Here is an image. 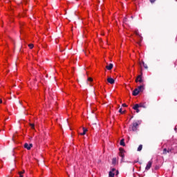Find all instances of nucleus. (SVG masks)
I'll list each match as a JSON object with an SVG mask.
<instances>
[{
	"mask_svg": "<svg viewBox=\"0 0 177 177\" xmlns=\"http://www.w3.org/2000/svg\"><path fill=\"white\" fill-rule=\"evenodd\" d=\"M141 122H142L140 120L133 122V123L129 126V131H132V132H136Z\"/></svg>",
	"mask_w": 177,
	"mask_h": 177,
	"instance_id": "f257e3e1",
	"label": "nucleus"
},
{
	"mask_svg": "<svg viewBox=\"0 0 177 177\" xmlns=\"http://www.w3.org/2000/svg\"><path fill=\"white\" fill-rule=\"evenodd\" d=\"M142 77H143V73L141 72V74L136 77V82H140V84H142V82H143V79Z\"/></svg>",
	"mask_w": 177,
	"mask_h": 177,
	"instance_id": "f03ea898",
	"label": "nucleus"
},
{
	"mask_svg": "<svg viewBox=\"0 0 177 177\" xmlns=\"http://www.w3.org/2000/svg\"><path fill=\"white\" fill-rule=\"evenodd\" d=\"M120 153L119 156L120 157H122V159L124 160V157H125V154L124 153H125V150H124V149L122 148H120Z\"/></svg>",
	"mask_w": 177,
	"mask_h": 177,
	"instance_id": "7ed1b4c3",
	"label": "nucleus"
},
{
	"mask_svg": "<svg viewBox=\"0 0 177 177\" xmlns=\"http://www.w3.org/2000/svg\"><path fill=\"white\" fill-rule=\"evenodd\" d=\"M151 165H153V161L150 160L148 162V163L145 167V170L149 171V169H150V168H151Z\"/></svg>",
	"mask_w": 177,
	"mask_h": 177,
	"instance_id": "20e7f679",
	"label": "nucleus"
},
{
	"mask_svg": "<svg viewBox=\"0 0 177 177\" xmlns=\"http://www.w3.org/2000/svg\"><path fill=\"white\" fill-rule=\"evenodd\" d=\"M24 147L25 149H27V150H31V147H32V144L25 143Z\"/></svg>",
	"mask_w": 177,
	"mask_h": 177,
	"instance_id": "39448f33",
	"label": "nucleus"
},
{
	"mask_svg": "<svg viewBox=\"0 0 177 177\" xmlns=\"http://www.w3.org/2000/svg\"><path fill=\"white\" fill-rule=\"evenodd\" d=\"M107 82H109V84H111V85H113V84H115V80L114 79H113V77H108Z\"/></svg>",
	"mask_w": 177,
	"mask_h": 177,
	"instance_id": "423d86ee",
	"label": "nucleus"
},
{
	"mask_svg": "<svg viewBox=\"0 0 177 177\" xmlns=\"http://www.w3.org/2000/svg\"><path fill=\"white\" fill-rule=\"evenodd\" d=\"M133 110L136 111V113H139L140 111L139 110V104H136L133 106Z\"/></svg>",
	"mask_w": 177,
	"mask_h": 177,
	"instance_id": "0eeeda50",
	"label": "nucleus"
},
{
	"mask_svg": "<svg viewBox=\"0 0 177 177\" xmlns=\"http://www.w3.org/2000/svg\"><path fill=\"white\" fill-rule=\"evenodd\" d=\"M140 92H139V89L138 88H135L133 91V96H138V95H139Z\"/></svg>",
	"mask_w": 177,
	"mask_h": 177,
	"instance_id": "6e6552de",
	"label": "nucleus"
},
{
	"mask_svg": "<svg viewBox=\"0 0 177 177\" xmlns=\"http://www.w3.org/2000/svg\"><path fill=\"white\" fill-rule=\"evenodd\" d=\"M170 151H172V149H167V148H165L163 149L162 154H167V153H169Z\"/></svg>",
	"mask_w": 177,
	"mask_h": 177,
	"instance_id": "1a4fd4ad",
	"label": "nucleus"
},
{
	"mask_svg": "<svg viewBox=\"0 0 177 177\" xmlns=\"http://www.w3.org/2000/svg\"><path fill=\"white\" fill-rule=\"evenodd\" d=\"M113 67V64H109L108 66H106V70H111Z\"/></svg>",
	"mask_w": 177,
	"mask_h": 177,
	"instance_id": "9d476101",
	"label": "nucleus"
},
{
	"mask_svg": "<svg viewBox=\"0 0 177 177\" xmlns=\"http://www.w3.org/2000/svg\"><path fill=\"white\" fill-rule=\"evenodd\" d=\"M144 86H145L144 85H141V86H140L138 87L137 89H138V91H139L140 93L143 91Z\"/></svg>",
	"mask_w": 177,
	"mask_h": 177,
	"instance_id": "9b49d317",
	"label": "nucleus"
},
{
	"mask_svg": "<svg viewBox=\"0 0 177 177\" xmlns=\"http://www.w3.org/2000/svg\"><path fill=\"white\" fill-rule=\"evenodd\" d=\"M112 164H113V165H115V164H117V158H113L112 159Z\"/></svg>",
	"mask_w": 177,
	"mask_h": 177,
	"instance_id": "f8f14e48",
	"label": "nucleus"
},
{
	"mask_svg": "<svg viewBox=\"0 0 177 177\" xmlns=\"http://www.w3.org/2000/svg\"><path fill=\"white\" fill-rule=\"evenodd\" d=\"M120 146H125V142H124V139H122L120 140Z\"/></svg>",
	"mask_w": 177,
	"mask_h": 177,
	"instance_id": "ddd939ff",
	"label": "nucleus"
},
{
	"mask_svg": "<svg viewBox=\"0 0 177 177\" xmlns=\"http://www.w3.org/2000/svg\"><path fill=\"white\" fill-rule=\"evenodd\" d=\"M142 149H143V145H140L138 147V151H142Z\"/></svg>",
	"mask_w": 177,
	"mask_h": 177,
	"instance_id": "4468645a",
	"label": "nucleus"
},
{
	"mask_svg": "<svg viewBox=\"0 0 177 177\" xmlns=\"http://www.w3.org/2000/svg\"><path fill=\"white\" fill-rule=\"evenodd\" d=\"M109 177H114L115 174L113 173V171H109Z\"/></svg>",
	"mask_w": 177,
	"mask_h": 177,
	"instance_id": "2eb2a0df",
	"label": "nucleus"
},
{
	"mask_svg": "<svg viewBox=\"0 0 177 177\" xmlns=\"http://www.w3.org/2000/svg\"><path fill=\"white\" fill-rule=\"evenodd\" d=\"M138 106L139 107H143V109H146V106H145V104L140 103V104H138Z\"/></svg>",
	"mask_w": 177,
	"mask_h": 177,
	"instance_id": "dca6fc26",
	"label": "nucleus"
},
{
	"mask_svg": "<svg viewBox=\"0 0 177 177\" xmlns=\"http://www.w3.org/2000/svg\"><path fill=\"white\" fill-rule=\"evenodd\" d=\"M30 127H31L32 129H35V124H32V123H30Z\"/></svg>",
	"mask_w": 177,
	"mask_h": 177,
	"instance_id": "f3484780",
	"label": "nucleus"
},
{
	"mask_svg": "<svg viewBox=\"0 0 177 177\" xmlns=\"http://www.w3.org/2000/svg\"><path fill=\"white\" fill-rule=\"evenodd\" d=\"M142 64L144 66V67L146 68V69H148L149 67L147 66V64H145V62H142Z\"/></svg>",
	"mask_w": 177,
	"mask_h": 177,
	"instance_id": "a211bd4d",
	"label": "nucleus"
},
{
	"mask_svg": "<svg viewBox=\"0 0 177 177\" xmlns=\"http://www.w3.org/2000/svg\"><path fill=\"white\" fill-rule=\"evenodd\" d=\"M142 37L140 36V41L137 42L138 45H140V41H142Z\"/></svg>",
	"mask_w": 177,
	"mask_h": 177,
	"instance_id": "6ab92c4d",
	"label": "nucleus"
},
{
	"mask_svg": "<svg viewBox=\"0 0 177 177\" xmlns=\"http://www.w3.org/2000/svg\"><path fill=\"white\" fill-rule=\"evenodd\" d=\"M28 47L30 48V49H32V48H34V44H28Z\"/></svg>",
	"mask_w": 177,
	"mask_h": 177,
	"instance_id": "aec40b11",
	"label": "nucleus"
},
{
	"mask_svg": "<svg viewBox=\"0 0 177 177\" xmlns=\"http://www.w3.org/2000/svg\"><path fill=\"white\" fill-rule=\"evenodd\" d=\"M88 132V129H85V127H83V133H86Z\"/></svg>",
	"mask_w": 177,
	"mask_h": 177,
	"instance_id": "412c9836",
	"label": "nucleus"
},
{
	"mask_svg": "<svg viewBox=\"0 0 177 177\" xmlns=\"http://www.w3.org/2000/svg\"><path fill=\"white\" fill-rule=\"evenodd\" d=\"M87 81L92 82V81H93V79H92V77H88Z\"/></svg>",
	"mask_w": 177,
	"mask_h": 177,
	"instance_id": "4be33fe9",
	"label": "nucleus"
},
{
	"mask_svg": "<svg viewBox=\"0 0 177 177\" xmlns=\"http://www.w3.org/2000/svg\"><path fill=\"white\" fill-rule=\"evenodd\" d=\"M156 1H157V0H149V1H150L151 3H154V2H156Z\"/></svg>",
	"mask_w": 177,
	"mask_h": 177,
	"instance_id": "5701e85b",
	"label": "nucleus"
},
{
	"mask_svg": "<svg viewBox=\"0 0 177 177\" xmlns=\"http://www.w3.org/2000/svg\"><path fill=\"white\" fill-rule=\"evenodd\" d=\"M122 107H127L128 106V105L127 104H122Z\"/></svg>",
	"mask_w": 177,
	"mask_h": 177,
	"instance_id": "b1692460",
	"label": "nucleus"
},
{
	"mask_svg": "<svg viewBox=\"0 0 177 177\" xmlns=\"http://www.w3.org/2000/svg\"><path fill=\"white\" fill-rule=\"evenodd\" d=\"M127 20H128V19L124 18V19H123L124 23H127Z\"/></svg>",
	"mask_w": 177,
	"mask_h": 177,
	"instance_id": "393cba45",
	"label": "nucleus"
},
{
	"mask_svg": "<svg viewBox=\"0 0 177 177\" xmlns=\"http://www.w3.org/2000/svg\"><path fill=\"white\" fill-rule=\"evenodd\" d=\"M119 113H120V114L122 113V108H120V109H119Z\"/></svg>",
	"mask_w": 177,
	"mask_h": 177,
	"instance_id": "a878e982",
	"label": "nucleus"
},
{
	"mask_svg": "<svg viewBox=\"0 0 177 177\" xmlns=\"http://www.w3.org/2000/svg\"><path fill=\"white\" fill-rule=\"evenodd\" d=\"M19 177H24L23 173H19Z\"/></svg>",
	"mask_w": 177,
	"mask_h": 177,
	"instance_id": "bb28decb",
	"label": "nucleus"
},
{
	"mask_svg": "<svg viewBox=\"0 0 177 177\" xmlns=\"http://www.w3.org/2000/svg\"><path fill=\"white\" fill-rule=\"evenodd\" d=\"M136 35H138V37H140V35L139 34V32H136Z\"/></svg>",
	"mask_w": 177,
	"mask_h": 177,
	"instance_id": "cd10ccee",
	"label": "nucleus"
},
{
	"mask_svg": "<svg viewBox=\"0 0 177 177\" xmlns=\"http://www.w3.org/2000/svg\"><path fill=\"white\" fill-rule=\"evenodd\" d=\"M86 133H84V132H82V133H80V135L81 136H84V135H85Z\"/></svg>",
	"mask_w": 177,
	"mask_h": 177,
	"instance_id": "c85d7f7f",
	"label": "nucleus"
},
{
	"mask_svg": "<svg viewBox=\"0 0 177 177\" xmlns=\"http://www.w3.org/2000/svg\"><path fill=\"white\" fill-rule=\"evenodd\" d=\"M24 172H26L25 170H23L22 171H19V173H22V174H24Z\"/></svg>",
	"mask_w": 177,
	"mask_h": 177,
	"instance_id": "c756f323",
	"label": "nucleus"
},
{
	"mask_svg": "<svg viewBox=\"0 0 177 177\" xmlns=\"http://www.w3.org/2000/svg\"><path fill=\"white\" fill-rule=\"evenodd\" d=\"M121 114H125V111H122Z\"/></svg>",
	"mask_w": 177,
	"mask_h": 177,
	"instance_id": "7c9ffc66",
	"label": "nucleus"
},
{
	"mask_svg": "<svg viewBox=\"0 0 177 177\" xmlns=\"http://www.w3.org/2000/svg\"><path fill=\"white\" fill-rule=\"evenodd\" d=\"M113 172H114V171H115V169H112Z\"/></svg>",
	"mask_w": 177,
	"mask_h": 177,
	"instance_id": "2f4dec72",
	"label": "nucleus"
},
{
	"mask_svg": "<svg viewBox=\"0 0 177 177\" xmlns=\"http://www.w3.org/2000/svg\"><path fill=\"white\" fill-rule=\"evenodd\" d=\"M0 103H2V99H0Z\"/></svg>",
	"mask_w": 177,
	"mask_h": 177,
	"instance_id": "473e14b6",
	"label": "nucleus"
},
{
	"mask_svg": "<svg viewBox=\"0 0 177 177\" xmlns=\"http://www.w3.org/2000/svg\"><path fill=\"white\" fill-rule=\"evenodd\" d=\"M73 16H75V13L73 12Z\"/></svg>",
	"mask_w": 177,
	"mask_h": 177,
	"instance_id": "72a5a7b5",
	"label": "nucleus"
},
{
	"mask_svg": "<svg viewBox=\"0 0 177 177\" xmlns=\"http://www.w3.org/2000/svg\"><path fill=\"white\" fill-rule=\"evenodd\" d=\"M139 64H140V66H141V65H142V63L140 62Z\"/></svg>",
	"mask_w": 177,
	"mask_h": 177,
	"instance_id": "f704fd0d",
	"label": "nucleus"
},
{
	"mask_svg": "<svg viewBox=\"0 0 177 177\" xmlns=\"http://www.w3.org/2000/svg\"><path fill=\"white\" fill-rule=\"evenodd\" d=\"M133 118V116L131 117V119Z\"/></svg>",
	"mask_w": 177,
	"mask_h": 177,
	"instance_id": "c9c22d12",
	"label": "nucleus"
}]
</instances>
